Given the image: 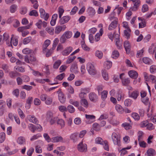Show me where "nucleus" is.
<instances>
[{"mask_svg": "<svg viewBox=\"0 0 156 156\" xmlns=\"http://www.w3.org/2000/svg\"><path fill=\"white\" fill-rule=\"evenodd\" d=\"M52 102V98L50 96H48L45 101V104L47 105H50Z\"/></svg>", "mask_w": 156, "mask_h": 156, "instance_id": "obj_40", "label": "nucleus"}, {"mask_svg": "<svg viewBox=\"0 0 156 156\" xmlns=\"http://www.w3.org/2000/svg\"><path fill=\"white\" fill-rule=\"evenodd\" d=\"M139 94V92L137 91H134L132 92L130 94V97L133 98L134 99H136Z\"/></svg>", "mask_w": 156, "mask_h": 156, "instance_id": "obj_26", "label": "nucleus"}, {"mask_svg": "<svg viewBox=\"0 0 156 156\" xmlns=\"http://www.w3.org/2000/svg\"><path fill=\"white\" fill-rule=\"evenodd\" d=\"M89 92V89L87 88L81 89V92L79 94V97L82 99H84L85 98L87 94Z\"/></svg>", "mask_w": 156, "mask_h": 156, "instance_id": "obj_8", "label": "nucleus"}, {"mask_svg": "<svg viewBox=\"0 0 156 156\" xmlns=\"http://www.w3.org/2000/svg\"><path fill=\"white\" fill-rule=\"evenodd\" d=\"M39 11L40 13L41 17L45 21H47L49 17V14L46 12L42 8H41Z\"/></svg>", "mask_w": 156, "mask_h": 156, "instance_id": "obj_6", "label": "nucleus"}, {"mask_svg": "<svg viewBox=\"0 0 156 156\" xmlns=\"http://www.w3.org/2000/svg\"><path fill=\"white\" fill-rule=\"evenodd\" d=\"M11 41V43L12 42L13 45L16 46L17 45L18 43V38L16 37H12L11 41Z\"/></svg>", "mask_w": 156, "mask_h": 156, "instance_id": "obj_35", "label": "nucleus"}, {"mask_svg": "<svg viewBox=\"0 0 156 156\" xmlns=\"http://www.w3.org/2000/svg\"><path fill=\"white\" fill-rule=\"evenodd\" d=\"M141 101L143 103L146 105L149 104V99L147 97L141 98Z\"/></svg>", "mask_w": 156, "mask_h": 156, "instance_id": "obj_56", "label": "nucleus"}, {"mask_svg": "<svg viewBox=\"0 0 156 156\" xmlns=\"http://www.w3.org/2000/svg\"><path fill=\"white\" fill-rule=\"evenodd\" d=\"M80 102L81 105L85 108H87L88 107V101L85 98L81 99Z\"/></svg>", "mask_w": 156, "mask_h": 156, "instance_id": "obj_27", "label": "nucleus"}, {"mask_svg": "<svg viewBox=\"0 0 156 156\" xmlns=\"http://www.w3.org/2000/svg\"><path fill=\"white\" fill-rule=\"evenodd\" d=\"M50 43L51 41L49 39H47L44 41L42 47L43 51L44 53L46 52L47 48Z\"/></svg>", "mask_w": 156, "mask_h": 156, "instance_id": "obj_14", "label": "nucleus"}, {"mask_svg": "<svg viewBox=\"0 0 156 156\" xmlns=\"http://www.w3.org/2000/svg\"><path fill=\"white\" fill-rule=\"evenodd\" d=\"M85 116L87 119L89 120V121L90 120L91 121L90 123L93 122L95 118V116L93 115L86 114Z\"/></svg>", "mask_w": 156, "mask_h": 156, "instance_id": "obj_39", "label": "nucleus"}, {"mask_svg": "<svg viewBox=\"0 0 156 156\" xmlns=\"http://www.w3.org/2000/svg\"><path fill=\"white\" fill-rule=\"evenodd\" d=\"M89 98L91 101L95 102L98 99V96L95 93L91 92L89 94Z\"/></svg>", "mask_w": 156, "mask_h": 156, "instance_id": "obj_10", "label": "nucleus"}, {"mask_svg": "<svg viewBox=\"0 0 156 156\" xmlns=\"http://www.w3.org/2000/svg\"><path fill=\"white\" fill-rule=\"evenodd\" d=\"M46 30L50 34L52 35L54 34V29L52 27H48L46 28Z\"/></svg>", "mask_w": 156, "mask_h": 156, "instance_id": "obj_51", "label": "nucleus"}, {"mask_svg": "<svg viewBox=\"0 0 156 156\" xmlns=\"http://www.w3.org/2000/svg\"><path fill=\"white\" fill-rule=\"evenodd\" d=\"M148 51L150 54L153 55L156 52V45L154 44H152L149 47Z\"/></svg>", "mask_w": 156, "mask_h": 156, "instance_id": "obj_16", "label": "nucleus"}, {"mask_svg": "<svg viewBox=\"0 0 156 156\" xmlns=\"http://www.w3.org/2000/svg\"><path fill=\"white\" fill-rule=\"evenodd\" d=\"M65 74L64 73H62L58 75L54 79V81H55V83H52L51 84L54 85L58 84V83L57 81V80H58L60 81L62 80L65 77Z\"/></svg>", "mask_w": 156, "mask_h": 156, "instance_id": "obj_13", "label": "nucleus"}, {"mask_svg": "<svg viewBox=\"0 0 156 156\" xmlns=\"http://www.w3.org/2000/svg\"><path fill=\"white\" fill-rule=\"evenodd\" d=\"M53 116V113L50 112H48L46 116V119L48 121L50 119H52Z\"/></svg>", "mask_w": 156, "mask_h": 156, "instance_id": "obj_64", "label": "nucleus"}, {"mask_svg": "<svg viewBox=\"0 0 156 156\" xmlns=\"http://www.w3.org/2000/svg\"><path fill=\"white\" fill-rule=\"evenodd\" d=\"M30 27L29 26H27L25 27H21L18 28L17 30L19 32H21L22 33L25 30L28 29Z\"/></svg>", "mask_w": 156, "mask_h": 156, "instance_id": "obj_49", "label": "nucleus"}, {"mask_svg": "<svg viewBox=\"0 0 156 156\" xmlns=\"http://www.w3.org/2000/svg\"><path fill=\"white\" fill-rule=\"evenodd\" d=\"M31 40V37H27L25 38L23 41V43L24 44H26L29 43Z\"/></svg>", "mask_w": 156, "mask_h": 156, "instance_id": "obj_57", "label": "nucleus"}, {"mask_svg": "<svg viewBox=\"0 0 156 156\" xmlns=\"http://www.w3.org/2000/svg\"><path fill=\"white\" fill-rule=\"evenodd\" d=\"M108 92L107 90H104L101 92V97L103 99H105L107 97Z\"/></svg>", "mask_w": 156, "mask_h": 156, "instance_id": "obj_58", "label": "nucleus"}, {"mask_svg": "<svg viewBox=\"0 0 156 156\" xmlns=\"http://www.w3.org/2000/svg\"><path fill=\"white\" fill-rule=\"evenodd\" d=\"M43 137L45 140L48 143L51 141L52 138H51L47 133H44L43 134Z\"/></svg>", "mask_w": 156, "mask_h": 156, "instance_id": "obj_45", "label": "nucleus"}, {"mask_svg": "<svg viewBox=\"0 0 156 156\" xmlns=\"http://www.w3.org/2000/svg\"><path fill=\"white\" fill-rule=\"evenodd\" d=\"M115 108L116 111L119 113H122L124 111L123 108L119 104L116 105Z\"/></svg>", "mask_w": 156, "mask_h": 156, "instance_id": "obj_28", "label": "nucleus"}, {"mask_svg": "<svg viewBox=\"0 0 156 156\" xmlns=\"http://www.w3.org/2000/svg\"><path fill=\"white\" fill-rule=\"evenodd\" d=\"M17 143L19 144H23L25 143V140L23 136H20L17 139Z\"/></svg>", "mask_w": 156, "mask_h": 156, "instance_id": "obj_25", "label": "nucleus"}, {"mask_svg": "<svg viewBox=\"0 0 156 156\" xmlns=\"http://www.w3.org/2000/svg\"><path fill=\"white\" fill-rule=\"evenodd\" d=\"M29 15L30 16H34L36 17L38 16V13L36 10H33L30 12Z\"/></svg>", "mask_w": 156, "mask_h": 156, "instance_id": "obj_60", "label": "nucleus"}, {"mask_svg": "<svg viewBox=\"0 0 156 156\" xmlns=\"http://www.w3.org/2000/svg\"><path fill=\"white\" fill-rule=\"evenodd\" d=\"M41 135L40 133H38L34 135L30 139L31 141H33L37 139H38L40 137H41Z\"/></svg>", "mask_w": 156, "mask_h": 156, "instance_id": "obj_38", "label": "nucleus"}, {"mask_svg": "<svg viewBox=\"0 0 156 156\" xmlns=\"http://www.w3.org/2000/svg\"><path fill=\"white\" fill-rule=\"evenodd\" d=\"M69 103L76 107H78L79 105V103L78 101H75L72 99L69 100Z\"/></svg>", "mask_w": 156, "mask_h": 156, "instance_id": "obj_55", "label": "nucleus"}, {"mask_svg": "<svg viewBox=\"0 0 156 156\" xmlns=\"http://www.w3.org/2000/svg\"><path fill=\"white\" fill-rule=\"evenodd\" d=\"M148 5L146 4H144L142 6L141 11L143 12H145L148 11Z\"/></svg>", "mask_w": 156, "mask_h": 156, "instance_id": "obj_59", "label": "nucleus"}, {"mask_svg": "<svg viewBox=\"0 0 156 156\" xmlns=\"http://www.w3.org/2000/svg\"><path fill=\"white\" fill-rule=\"evenodd\" d=\"M57 93L58 94V100L60 102L62 103H64L66 101V98L64 97L63 93L60 89L57 92Z\"/></svg>", "mask_w": 156, "mask_h": 156, "instance_id": "obj_7", "label": "nucleus"}, {"mask_svg": "<svg viewBox=\"0 0 156 156\" xmlns=\"http://www.w3.org/2000/svg\"><path fill=\"white\" fill-rule=\"evenodd\" d=\"M129 76L132 78L135 79L138 76V73L135 70H131L128 72Z\"/></svg>", "mask_w": 156, "mask_h": 156, "instance_id": "obj_15", "label": "nucleus"}, {"mask_svg": "<svg viewBox=\"0 0 156 156\" xmlns=\"http://www.w3.org/2000/svg\"><path fill=\"white\" fill-rule=\"evenodd\" d=\"M67 110H68V112L71 113H73L75 111V109L74 107L71 105H69L67 106Z\"/></svg>", "mask_w": 156, "mask_h": 156, "instance_id": "obj_42", "label": "nucleus"}, {"mask_svg": "<svg viewBox=\"0 0 156 156\" xmlns=\"http://www.w3.org/2000/svg\"><path fill=\"white\" fill-rule=\"evenodd\" d=\"M71 17L69 16H66L61 17L59 21L60 24H63L67 23L70 20Z\"/></svg>", "mask_w": 156, "mask_h": 156, "instance_id": "obj_9", "label": "nucleus"}, {"mask_svg": "<svg viewBox=\"0 0 156 156\" xmlns=\"http://www.w3.org/2000/svg\"><path fill=\"white\" fill-rule=\"evenodd\" d=\"M109 19L112 22L108 26V29L109 30H112L117 27L118 25V19L117 18L114 16L110 17Z\"/></svg>", "mask_w": 156, "mask_h": 156, "instance_id": "obj_2", "label": "nucleus"}, {"mask_svg": "<svg viewBox=\"0 0 156 156\" xmlns=\"http://www.w3.org/2000/svg\"><path fill=\"white\" fill-rule=\"evenodd\" d=\"M124 47L127 53H129L130 51V45L128 41H125L124 43Z\"/></svg>", "mask_w": 156, "mask_h": 156, "instance_id": "obj_23", "label": "nucleus"}, {"mask_svg": "<svg viewBox=\"0 0 156 156\" xmlns=\"http://www.w3.org/2000/svg\"><path fill=\"white\" fill-rule=\"evenodd\" d=\"M27 11V8L26 7H22L20 9V12L21 14L24 15L26 13Z\"/></svg>", "mask_w": 156, "mask_h": 156, "instance_id": "obj_54", "label": "nucleus"}, {"mask_svg": "<svg viewBox=\"0 0 156 156\" xmlns=\"http://www.w3.org/2000/svg\"><path fill=\"white\" fill-rule=\"evenodd\" d=\"M119 56V52L116 50H114L112 52V57L114 59H116Z\"/></svg>", "mask_w": 156, "mask_h": 156, "instance_id": "obj_32", "label": "nucleus"}, {"mask_svg": "<svg viewBox=\"0 0 156 156\" xmlns=\"http://www.w3.org/2000/svg\"><path fill=\"white\" fill-rule=\"evenodd\" d=\"M111 138L115 145L118 146H120L121 145L120 137L118 133H112L111 135Z\"/></svg>", "mask_w": 156, "mask_h": 156, "instance_id": "obj_1", "label": "nucleus"}, {"mask_svg": "<svg viewBox=\"0 0 156 156\" xmlns=\"http://www.w3.org/2000/svg\"><path fill=\"white\" fill-rule=\"evenodd\" d=\"M3 41L6 42V44L9 47H12L11 41H10L9 40V34L7 33H4L3 35Z\"/></svg>", "mask_w": 156, "mask_h": 156, "instance_id": "obj_5", "label": "nucleus"}, {"mask_svg": "<svg viewBox=\"0 0 156 156\" xmlns=\"http://www.w3.org/2000/svg\"><path fill=\"white\" fill-rule=\"evenodd\" d=\"M5 139V134L4 132L0 133V143H3Z\"/></svg>", "mask_w": 156, "mask_h": 156, "instance_id": "obj_44", "label": "nucleus"}, {"mask_svg": "<svg viewBox=\"0 0 156 156\" xmlns=\"http://www.w3.org/2000/svg\"><path fill=\"white\" fill-rule=\"evenodd\" d=\"M95 143L96 144L104 145V141H103L102 139L100 137H97L95 140Z\"/></svg>", "mask_w": 156, "mask_h": 156, "instance_id": "obj_43", "label": "nucleus"}, {"mask_svg": "<svg viewBox=\"0 0 156 156\" xmlns=\"http://www.w3.org/2000/svg\"><path fill=\"white\" fill-rule=\"evenodd\" d=\"M9 75L11 78H14L16 77L20 76V74L16 71H12L9 73Z\"/></svg>", "mask_w": 156, "mask_h": 156, "instance_id": "obj_33", "label": "nucleus"}, {"mask_svg": "<svg viewBox=\"0 0 156 156\" xmlns=\"http://www.w3.org/2000/svg\"><path fill=\"white\" fill-rule=\"evenodd\" d=\"M62 63L60 60H58L55 62L53 64L54 68H58Z\"/></svg>", "mask_w": 156, "mask_h": 156, "instance_id": "obj_47", "label": "nucleus"}, {"mask_svg": "<svg viewBox=\"0 0 156 156\" xmlns=\"http://www.w3.org/2000/svg\"><path fill=\"white\" fill-rule=\"evenodd\" d=\"M58 11L59 15V18H60L64 12L63 7L62 6L59 7L58 8Z\"/></svg>", "mask_w": 156, "mask_h": 156, "instance_id": "obj_30", "label": "nucleus"}, {"mask_svg": "<svg viewBox=\"0 0 156 156\" xmlns=\"http://www.w3.org/2000/svg\"><path fill=\"white\" fill-rule=\"evenodd\" d=\"M73 48L71 46L67 47L62 52V54L64 56L69 55L73 50Z\"/></svg>", "mask_w": 156, "mask_h": 156, "instance_id": "obj_11", "label": "nucleus"}, {"mask_svg": "<svg viewBox=\"0 0 156 156\" xmlns=\"http://www.w3.org/2000/svg\"><path fill=\"white\" fill-rule=\"evenodd\" d=\"M73 35V33L71 31H67L65 32L63 34L60 38V41L62 43H64L66 39L70 38Z\"/></svg>", "mask_w": 156, "mask_h": 156, "instance_id": "obj_3", "label": "nucleus"}, {"mask_svg": "<svg viewBox=\"0 0 156 156\" xmlns=\"http://www.w3.org/2000/svg\"><path fill=\"white\" fill-rule=\"evenodd\" d=\"M131 30L130 29H126L124 30V35L127 39L129 38L130 36V32Z\"/></svg>", "mask_w": 156, "mask_h": 156, "instance_id": "obj_31", "label": "nucleus"}, {"mask_svg": "<svg viewBox=\"0 0 156 156\" xmlns=\"http://www.w3.org/2000/svg\"><path fill=\"white\" fill-rule=\"evenodd\" d=\"M32 50L29 48H25L22 50V52L25 54H28L31 53Z\"/></svg>", "mask_w": 156, "mask_h": 156, "instance_id": "obj_63", "label": "nucleus"}, {"mask_svg": "<svg viewBox=\"0 0 156 156\" xmlns=\"http://www.w3.org/2000/svg\"><path fill=\"white\" fill-rule=\"evenodd\" d=\"M78 134L77 133H72L70 136V140H73L74 142H76L78 140Z\"/></svg>", "mask_w": 156, "mask_h": 156, "instance_id": "obj_22", "label": "nucleus"}, {"mask_svg": "<svg viewBox=\"0 0 156 156\" xmlns=\"http://www.w3.org/2000/svg\"><path fill=\"white\" fill-rule=\"evenodd\" d=\"M103 33V31L102 28H101L99 32L97 33L94 37L95 41L96 42L99 41L100 39V37L102 36Z\"/></svg>", "mask_w": 156, "mask_h": 156, "instance_id": "obj_12", "label": "nucleus"}, {"mask_svg": "<svg viewBox=\"0 0 156 156\" xmlns=\"http://www.w3.org/2000/svg\"><path fill=\"white\" fill-rule=\"evenodd\" d=\"M63 138L61 136H57L52 138L51 142L56 143L59 142H63Z\"/></svg>", "mask_w": 156, "mask_h": 156, "instance_id": "obj_20", "label": "nucleus"}, {"mask_svg": "<svg viewBox=\"0 0 156 156\" xmlns=\"http://www.w3.org/2000/svg\"><path fill=\"white\" fill-rule=\"evenodd\" d=\"M64 26H56L55 27V34H59L62 30V29L63 28H64L63 29V30H64L65 29V27H64Z\"/></svg>", "mask_w": 156, "mask_h": 156, "instance_id": "obj_21", "label": "nucleus"}, {"mask_svg": "<svg viewBox=\"0 0 156 156\" xmlns=\"http://www.w3.org/2000/svg\"><path fill=\"white\" fill-rule=\"evenodd\" d=\"M17 6L15 4H12L9 7V11L11 13H15L17 10Z\"/></svg>", "mask_w": 156, "mask_h": 156, "instance_id": "obj_29", "label": "nucleus"}, {"mask_svg": "<svg viewBox=\"0 0 156 156\" xmlns=\"http://www.w3.org/2000/svg\"><path fill=\"white\" fill-rule=\"evenodd\" d=\"M122 126L124 127L126 130L130 129L131 126L128 123L125 122L122 124Z\"/></svg>", "mask_w": 156, "mask_h": 156, "instance_id": "obj_62", "label": "nucleus"}, {"mask_svg": "<svg viewBox=\"0 0 156 156\" xmlns=\"http://www.w3.org/2000/svg\"><path fill=\"white\" fill-rule=\"evenodd\" d=\"M12 93V94L16 98H18L19 95V90L18 89H16L13 90Z\"/></svg>", "mask_w": 156, "mask_h": 156, "instance_id": "obj_52", "label": "nucleus"}, {"mask_svg": "<svg viewBox=\"0 0 156 156\" xmlns=\"http://www.w3.org/2000/svg\"><path fill=\"white\" fill-rule=\"evenodd\" d=\"M95 55L98 57V58L101 59L103 57V54L101 51L97 50L95 51Z\"/></svg>", "mask_w": 156, "mask_h": 156, "instance_id": "obj_36", "label": "nucleus"}, {"mask_svg": "<svg viewBox=\"0 0 156 156\" xmlns=\"http://www.w3.org/2000/svg\"><path fill=\"white\" fill-rule=\"evenodd\" d=\"M76 56H72L71 55L69 56L66 60V62L67 64H70L76 58Z\"/></svg>", "mask_w": 156, "mask_h": 156, "instance_id": "obj_37", "label": "nucleus"}, {"mask_svg": "<svg viewBox=\"0 0 156 156\" xmlns=\"http://www.w3.org/2000/svg\"><path fill=\"white\" fill-rule=\"evenodd\" d=\"M143 61L145 64H149L151 62V60L148 57H144L143 58Z\"/></svg>", "mask_w": 156, "mask_h": 156, "instance_id": "obj_46", "label": "nucleus"}, {"mask_svg": "<svg viewBox=\"0 0 156 156\" xmlns=\"http://www.w3.org/2000/svg\"><path fill=\"white\" fill-rule=\"evenodd\" d=\"M121 80L123 86H128L130 82V79L129 78L124 77Z\"/></svg>", "mask_w": 156, "mask_h": 156, "instance_id": "obj_19", "label": "nucleus"}, {"mask_svg": "<svg viewBox=\"0 0 156 156\" xmlns=\"http://www.w3.org/2000/svg\"><path fill=\"white\" fill-rule=\"evenodd\" d=\"M28 128L32 133H34L36 129L35 126L33 124L30 123L28 125Z\"/></svg>", "mask_w": 156, "mask_h": 156, "instance_id": "obj_50", "label": "nucleus"}, {"mask_svg": "<svg viewBox=\"0 0 156 156\" xmlns=\"http://www.w3.org/2000/svg\"><path fill=\"white\" fill-rule=\"evenodd\" d=\"M28 119L29 121L34 124H37L38 123V121L37 118L34 116L29 115L27 116Z\"/></svg>", "mask_w": 156, "mask_h": 156, "instance_id": "obj_18", "label": "nucleus"}, {"mask_svg": "<svg viewBox=\"0 0 156 156\" xmlns=\"http://www.w3.org/2000/svg\"><path fill=\"white\" fill-rule=\"evenodd\" d=\"M33 98L31 97H28L27 99L25 107L27 109L30 108L31 104L33 101Z\"/></svg>", "mask_w": 156, "mask_h": 156, "instance_id": "obj_17", "label": "nucleus"}, {"mask_svg": "<svg viewBox=\"0 0 156 156\" xmlns=\"http://www.w3.org/2000/svg\"><path fill=\"white\" fill-rule=\"evenodd\" d=\"M112 65V62L108 61H106L104 63V67L107 68H110L111 67Z\"/></svg>", "mask_w": 156, "mask_h": 156, "instance_id": "obj_41", "label": "nucleus"}, {"mask_svg": "<svg viewBox=\"0 0 156 156\" xmlns=\"http://www.w3.org/2000/svg\"><path fill=\"white\" fill-rule=\"evenodd\" d=\"M147 153L149 156H154L156 154V152L154 149L150 148L147 150Z\"/></svg>", "mask_w": 156, "mask_h": 156, "instance_id": "obj_24", "label": "nucleus"}, {"mask_svg": "<svg viewBox=\"0 0 156 156\" xmlns=\"http://www.w3.org/2000/svg\"><path fill=\"white\" fill-rule=\"evenodd\" d=\"M77 148L78 150L81 152H86L87 150V144H83V141H81L78 144Z\"/></svg>", "mask_w": 156, "mask_h": 156, "instance_id": "obj_4", "label": "nucleus"}, {"mask_svg": "<svg viewBox=\"0 0 156 156\" xmlns=\"http://www.w3.org/2000/svg\"><path fill=\"white\" fill-rule=\"evenodd\" d=\"M58 124L60 125L62 127H63L65 125L64 121L62 119H58L57 122Z\"/></svg>", "mask_w": 156, "mask_h": 156, "instance_id": "obj_53", "label": "nucleus"}, {"mask_svg": "<svg viewBox=\"0 0 156 156\" xmlns=\"http://www.w3.org/2000/svg\"><path fill=\"white\" fill-rule=\"evenodd\" d=\"M48 96L46 94H43L40 95V98L42 101H45Z\"/></svg>", "mask_w": 156, "mask_h": 156, "instance_id": "obj_61", "label": "nucleus"}, {"mask_svg": "<svg viewBox=\"0 0 156 156\" xmlns=\"http://www.w3.org/2000/svg\"><path fill=\"white\" fill-rule=\"evenodd\" d=\"M81 43L82 47L83 50L87 51H89L90 50V48L85 44L84 41H83Z\"/></svg>", "mask_w": 156, "mask_h": 156, "instance_id": "obj_48", "label": "nucleus"}, {"mask_svg": "<svg viewBox=\"0 0 156 156\" xmlns=\"http://www.w3.org/2000/svg\"><path fill=\"white\" fill-rule=\"evenodd\" d=\"M131 116L136 121H138L140 119V116L137 113H133L131 114Z\"/></svg>", "mask_w": 156, "mask_h": 156, "instance_id": "obj_34", "label": "nucleus"}]
</instances>
